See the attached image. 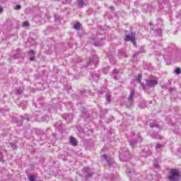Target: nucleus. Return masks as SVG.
Segmentation results:
<instances>
[{
	"instance_id": "f257e3e1",
	"label": "nucleus",
	"mask_w": 181,
	"mask_h": 181,
	"mask_svg": "<svg viewBox=\"0 0 181 181\" xmlns=\"http://www.w3.org/2000/svg\"><path fill=\"white\" fill-rule=\"evenodd\" d=\"M163 58L166 64L177 63L181 59V49L177 47L175 44L170 43L164 50Z\"/></svg>"
},
{
	"instance_id": "f03ea898",
	"label": "nucleus",
	"mask_w": 181,
	"mask_h": 181,
	"mask_svg": "<svg viewBox=\"0 0 181 181\" xmlns=\"http://www.w3.org/2000/svg\"><path fill=\"white\" fill-rule=\"evenodd\" d=\"M35 108H37L35 110L36 112H42V110H45L47 108L48 109V111L49 112H52V110H50V107H52L50 105H46L45 104V101L43 100V98L40 97L38 98L37 103H35Z\"/></svg>"
},
{
	"instance_id": "7ed1b4c3",
	"label": "nucleus",
	"mask_w": 181,
	"mask_h": 181,
	"mask_svg": "<svg viewBox=\"0 0 181 181\" xmlns=\"http://www.w3.org/2000/svg\"><path fill=\"white\" fill-rule=\"evenodd\" d=\"M173 4H176V5L181 4V0H173ZM158 8L160 9H170V0H159L158 1Z\"/></svg>"
},
{
	"instance_id": "20e7f679",
	"label": "nucleus",
	"mask_w": 181,
	"mask_h": 181,
	"mask_svg": "<svg viewBox=\"0 0 181 181\" xmlns=\"http://www.w3.org/2000/svg\"><path fill=\"white\" fill-rule=\"evenodd\" d=\"M99 58L97 55H91L89 57L88 63L86 65H84V67L88 69V70H93L95 67H97V64H98Z\"/></svg>"
},
{
	"instance_id": "39448f33",
	"label": "nucleus",
	"mask_w": 181,
	"mask_h": 181,
	"mask_svg": "<svg viewBox=\"0 0 181 181\" xmlns=\"http://www.w3.org/2000/svg\"><path fill=\"white\" fill-rule=\"evenodd\" d=\"M103 33H103L98 32L96 35V37L91 39L92 45H94V46H96V47L101 46V45H103V40H104V37H101L103 36Z\"/></svg>"
},
{
	"instance_id": "423d86ee",
	"label": "nucleus",
	"mask_w": 181,
	"mask_h": 181,
	"mask_svg": "<svg viewBox=\"0 0 181 181\" xmlns=\"http://www.w3.org/2000/svg\"><path fill=\"white\" fill-rule=\"evenodd\" d=\"M168 179L170 181H180V171H179L177 169L171 170Z\"/></svg>"
},
{
	"instance_id": "0eeeda50",
	"label": "nucleus",
	"mask_w": 181,
	"mask_h": 181,
	"mask_svg": "<svg viewBox=\"0 0 181 181\" xmlns=\"http://www.w3.org/2000/svg\"><path fill=\"white\" fill-rule=\"evenodd\" d=\"M131 157L129 154V151L127 150V148H124L119 151V158L122 162H125L129 159Z\"/></svg>"
},
{
	"instance_id": "6e6552de",
	"label": "nucleus",
	"mask_w": 181,
	"mask_h": 181,
	"mask_svg": "<svg viewBox=\"0 0 181 181\" xmlns=\"http://www.w3.org/2000/svg\"><path fill=\"white\" fill-rule=\"evenodd\" d=\"M135 97H136L135 89H131L128 101L126 103V107L127 108H129V107H132V105H134V98H135Z\"/></svg>"
},
{
	"instance_id": "1a4fd4ad",
	"label": "nucleus",
	"mask_w": 181,
	"mask_h": 181,
	"mask_svg": "<svg viewBox=\"0 0 181 181\" xmlns=\"http://www.w3.org/2000/svg\"><path fill=\"white\" fill-rule=\"evenodd\" d=\"M124 42H131L134 46H136V33L132 32L130 34H126Z\"/></svg>"
},
{
	"instance_id": "9d476101",
	"label": "nucleus",
	"mask_w": 181,
	"mask_h": 181,
	"mask_svg": "<svg viewBox=\"0 0 181 181\" xmlns=\"http://www.w3.org/2000/svg\"><path fill=\"white\" fill-rule=\"evenodd\" d=\"M134 132H130L129 134H126L127 138L129 139V142L132 146H135L138 142H142L143 139L142 137H139L136 140H134V139H131V136H134Z\"/></svg>"
},
{
	"instance_id": "9b49d317",
	"label": "nucleus",
	"mask_w": 181,
	"mask_h": 181,
	"mask_svg": "<svg viewBox=\"0 0 181 181\" xmlns=\"http://www.w3.org/2000/svg\"><path fill=\"white\" fill-rule=\"evenodd\" d=\"M157 84H158V78L155 76L151 79L146 80V86L149 88H153V87H155V86H157Z\"/></svg>"
},
{
	"instance_id": "f8f14e48",
	"label": "nucleus",
	"mask_w": 181,
	"mask_h": 181,
	"mask_svg": "<svg viewBox=\"0 0 181 181\" xmlns=\"http://www.w3.org/2000/svg\"><path fill=\"white\" fill-rule=\"evenodd\" d=\"M143 12H153L155 11V6L151 4H144L141 7Z\"/></svg>"
},
{
	"instance_id": "ddd939ff",
	"label": "nucleus",
	"mask_w": 181,
	"mask_h": 181,
	"mask_svg": "<svg viewBox=\"0 0 181 181\" xmlns=\"http://www.w3.org/2000/svg\"><path fill=\"white\" fill-rule=\"evenodd\" d=\"M15 60L16 59H21V60H23V57H25V54L23 52H21V49H18L17 52L14 54L12 57Z\"/></svg>"
},
{
	"instance_id": "4468645a",
	"label": "nucleus",
	"mask_w": 181,
	"mask_h": 181,
	"mask_svg": "<svg viewBox=\"0 0 181 181\" xmlns=\"http://www.w3.org/2000/svg\"><path fill=\"white\" fill-rule=\"evenodd\" d=\"M117 56L119 59H124L125 57H128V54H127V51L122 49L118 51Z\"/></svg>"
},
{
	"instance_id": "2eb2a0df",
	"label": "nucleus",
	"mask_w": 181,
	"mask_h": 181,
	"mask_svg": "<svg viewBox=\"0 0 181 181\" xmlns=\"http://www.w3.org/2000/svg\"><path fill=\"white\" fill-rule=\"evenodd\" d=\"M134 172H135V170H134V165H132L131 163H128L127 164L126 173L131 175L132 173H134Z\"/></svg>"
},
{
	"instance_id": "dca6fc26",
	"label": "nucleus",
	"mask_w": 181,
	"mask_h": 181,
	"mask_svg": "<svg viewBox=\"0 0 181 181\" xmlns=\"http://www.w3.org/2000/svg\"><path fill=\"white\" fill-rule=\"evenodd\" d=\"M119 71H120V70L118 69H113V71L112 73V77H113V78H115V80H118V78H119V77H120Z\"/></svg>"
},
{
	"instance_id": "f3484780",
	"label": "nucleus",
	"mask_w": 181,
	"mask_h": 181,
	"mask_svg": "<svg viewBox=\"0 0 181 181\" xmlns=\"http://www.w3.org/2000/svg\"><path fill=\"white\" fill-rule=\"evenodd\" d=\"M83 172L86 176V177H91L93 176V173L91 172V170H90V168H88V167L84 168L83 169Z\"/></svg>"
},
{
	"instance_id": "a211bd4d",
	"label": "nucleus",
	"mask_w": 181,
	"mask_h": 181,
	"mask_svg": "<svg viewBox=\"0 0 181 181\" xmlns=\"http://www.w3.org/2000/svg\"><path fill=\"white\" fill-rule=\"evenodd\" d=\"M77 5L78 8H84V6H87L88 5V2L84 1V0H77Z\"/></svg>"
},
{
	"instance_id": "6ab92c4d",
	"label": "nucleus",
	"mask_w": 181,
	"mask_h": 181,
	"mask_svg": "<svg viewBox=\"0 0 181 181\" xmlns=\"http://www.w3.org/2000/svg\"><path fill=\"white\" fill-rule=\"evenodd\" d=\"M105 100H106V104H111V102L112 101V95H111V93L107 92L106 93Z\"/></svg>"
},
{
	"instance_id": "aec40b11",
	"label": "nucleus",
	"mask_w": 181,
	"mask_h": 181,
	"mask_svg": "<svg viewBox=\"0 0 181 181\" xmlns=\"http://www.w3.org/2000/svg\"><path fill=\"white\" fill-rule=\"evenodd\" d=\"M102 158L105 159V160H106L108 165H112V158H111V156H108L107 154H104L103 156H102Z\"/></svg>"
},
{
	"instance_id": "412c9836",
	"label": "nucleus",
	"mask_w": 181,
	"mask_h": 181,
	"mask_svg": "<svg viewBox=\"0 0 181 181\" xmlns=\"http://www.w3.org/2000/svg\"><path fill=\"white\" fill-rule=\"evenodd\" d=\"M151 153H152V152L149 150V148H146L141 151V156H144V157L149 156Z\"/></svg>"
},
{
	"instance_id": "4be33fe9",
	"label": "nucleus",
	"mask_w": 181,
	"mask_h": 181,
	"mask_svg": "<svg viewBox=\"0 0 181 181\" xmlns=\"http://www.w3.org/2000/svg\"><path fill=\"white\" fill-rule=\"evenodd\" d=\"M143 67L144 70H153V66H152V65H151L148 62H144L143 64Z\"/></svg>"
},
{
	"instance_id": "5701e85b",
	"label": "nucleus",
	"mask_w": 181,
	"mask_h": 181,
	"mask_svg": "<svg viewBox=\"0 0 181 181\" xmlns=\"http://www.w3.org/2000/svg\"><path fill=\"white\" fill-rule=\"evenodd\" d=\"M90 77H92L93 81H98L100 78V75L95 74V72H90Z\"/></svg>"
},
{
	"instance_id": "b1692460",
	"label": "nucleus",
	"mask_w": 181,
	"mask_h": 181,
	"mask_svg": "<svg viewBox=\"0 0 181 181\" xmlns=\"http://www.w3.org/2000/svg\"><path fill=\"white\" fill-rule=\"evenodd\" d=\"M30 62H33L35 60V51L33 50H30L28 52V54Z\"/></svg>"
},
{
	"instance_id": "393cba45",
	"label": "nucleus",
	"mask_w": 181,
	"mask_h": 181,
	"mask_svg": "<svg viewBox=\"0 0 181 181\" xmlns=\"http://www.w3.org/2000/svg\"><path fill=\"white\" fill-rule=\"evenodd\" d=\"M62 118H64L66 122H70V120L73 119V115L64 114Z\"/></svg>"
},
{
	"instance_id": "a878e982",
	"label": "nucleus",
	"mask_w": 181,
	"mask_h": 181,
	"mask_svg": "<svg viewBox=\"0 0 181 181\" xmlns=\"http://www.w3.org/2000/svg\"><path fill=\"white\" fill-rule=\"evenodd\" d=\"M150 127L151 128H160L159 124L156 123V120H151L150 122Z\"/></svg>"
},
{
	"instance_id": "bb28decb",
	"label": "nucleus",
	"mask_w": 181,
	"mask_h": 181,
	"mask_svg": "<svg viewBox=\"0 0 181 181\" xmlns=\"http://www.w3.org/2000/svg\"><path fill=\"white\" fill-rule=\"evenodd\" d=\"M151 45L153 46V49H160L162 47L160 44L156 42V41L151 42Z\"/></svg>"
},
{
	"instance_id": "cd10ccee",
	"label": "nucleus",
	"mask_w": 181,
	"mask_h": 181,
	"mask_svg": "<svg viewBox=\"0 0 181 181\" xmlns=\"http://www.w3.org/2000/svg\"><path fill=\"white\" fill-rule=\"evenodd\" d=\"M151 33L153 32L155 36H162V30H160V29L156 30H151Z\"/></svg>"
},
{
	"instance_id": "c85d7f7f",
	"label": "nucleus",
	"mask_w": 181,
	"mask_h": 181,
	"mask_svg": "<svg viewBox=\"0 0 181 181\" xmlns=\"http://www.w3.org/2000/svg\"><path fill=\"white\" fill-rule=\"evenodd\" d=\"M69 142L73 145V146H76L77 145V139H76V138L71 137L69 139Z\"/></svg>"
},
{
	"instance_id": "c756f323",
	"label": "nucleus",
	"mask_w": 181,
	"mask_h": 181,
	"mask_svg": "<svg viewBox=\"0 0 181 181\" xmlns=\"http://www.w3.org/2000/svg\"><path fill=\"white\" fill-rule=\"evenodd\" d=\"M163 144H157L156 145V150L157 152H160V151H162V149H163Z\"/></svg>"
},
{
	"instance_id": "7c9ffc66",
	"label": "nucleus",
	"mask_w": 181,
	"mask_h": 181,
	"mask_svg": "<svg viewBox=\"0 0 181 181\" xmlns=\"http://www.w3.org/2000/svg\"><path fill=\"white\" fill-rule=\"evenodd\" d=\"M108 59L112 64H115L117 63V60L112 55H108Z\"/></svg>"
},
{
	"instance_id": "2f4dec72",
	"label": "nucleus",
	"mask_w": 181,
	"mask_h": 181,
	"mask_svg": "<svg viewBox=\"0 0 181 181\" xmlns=\"http://www.w3.org/2000/svg\"><path fill=\"white\" fill-rule=\"evenodd\" d=\"M23 93V89L21 87L16 88V95H22Z\"/></svg>"
},
{
	"instance_id": "473e14b6",
	"label": "nucleus",
	"mask_w": 181,
	"mask_h": 181,
	"mask_svg": "<svg viewBox=\"0 0 181 181\" xmlns=\"http://www.w3.org/2000/svg\"><path fill=\"white\" fill-rule=\"evenodd\" d=\"M153 165L156 169H158L159 168V160L157 158H155L153 161Z\"/></svg>"
},
{
	"instance_id": "72a5a7b5",
	"label": "nucleus",
	"mask_w": 181,
	"mask_h": 181,
	"mask_svg": "<svg viewBox=\"0 0 181 181\" xmlns=\"http://www.w3.org/2000/svg\"><path fill=\"white\" fill-rule=\"evenodd\" d=\"M65 106L68 110H72L73 109V104L67 101L64 103Z\"/></svg>"
},
{
	"instance_id": "f704fd0d",
	"label": "nucleus",
	"mask_w": 181,
	"mask_h": 181,
	"mask_svg": "<svg viewBox=\"0 0 181 181\" xmlns=\"http://www.w3.org/2000/svg\"><path fill=\"white\" fill-rule=\"evenodd\" d=\"M74 28L75 29V30H80V29H81V23H76L74 25Z\"/></svg>"
},
{
	"instance_id": "c9c22d12",
	"label": "nucleus",
	"mask_w": 181,
	"mask_h": 181,
	"mask_svg": "<svg viewBox=\"0 0 181 181\" xmlns=\"http://www.w3.org/2000/svg\"><path fill=\"white\" fill-rule=\"evenodd\" d=\"M5 112H9V108L6 107L4 108H0V114H5Z\"/></svg>"
},
{
	"instance_id": "e433bc0d",
	"label": "nucleus",
	"mask_w": 181,
	"mask_h": 181,
	"mask_svg": "<svg viewBox=\"0 0 181 181\" xmlns=\"http://www.w3.org/2000/svg\"><path fill=\"white\" fill-rule=\"evenodd\" d=\"M148 106V103L146 100H144L140 104V108H146Z\"/></svg>"
},
{
	"instance_id": "4c0bfd02",
	"label": "nucleus",
	"mask_w": 181,
	"mask_h": 181,
	"mask_svg": "<svg viewBox=\"0 0 181 181\" xmlns=\"http://www.w3.org/2000/svg\"><path fill=\"white\" fill-rule=\"evenodd\" d=\"M151 138H153V139H158L160 138V136L159 135V134L154 132L151 134Z\"/></svg>"
},
{
	"instance_id": "58836bf2",
	"label": "nucleus",
	"mask_w": 181,
	"mask_h": 181,
	"mask_svg": "<svg viewBox=\"0 0 181 181\" xmlns=\"http://www.w3.org/2000/svg\"><path fill=\"white\" fill-rule=\"evenodd\" d=\"M28 105V102L23 100L22 101L19 107H21V108H26V105Z\"/></svg>"
},
{
	"instance_id": "ea45409f",
	"label": "nucleus",
	"mask_w": 181,
	"mask_h": 181,
	"mask_svg": "<svg viewBox=\"0 0 181 181\" xmlns=\"http://www.w3.org/2000/svg\"><path fill=\"white\" fill-rule=\"evenodd\" d=\"M141 78H142V74H139L137 76H136V83H141Z\"/></svg>"
},
{
	"instance_id": "a19ab883",
	"label": "nucleus",
	"mask_w": 181,
	"mask_h": 181,
	"mask_svg": "<svg viewBox=\"0 0 181 181\" xmlns=\"http://www.w3.org/2000/svg\"><path fill=\"white\" fill-rule=\"evenodd\" d=\"M175 74H180V73H181V69H180V67L176 68V69H175Z\"/></svg>"
},
{
	"instance_id": "79ce46f5",
	"label": "nucleus",
	"mask_w": 181,
	"mask_h": 181,
	"mask_svg": "<svg viewBox=\"0 0 181 181\" xmlns=\"http://www.w3.org/2000/svg\"><path fill=\"white\" fill-rule=\"evenodd\" d=\"M10 146H11L12 149H16V143H10Z\"/></svg>"
},
{
	"instance_id": "37998d69",
	"label": "nucleus",
	"mask_w": 181,
	"mask_h": 181,
	"mask_svg": "<svg viewBox=\"0 0 181 181\" xmlns=\"http://www.w3.org/2000/svg\"><path fill=\"white\" fill-rule=\"evenodd\" d=\"M139 53H145V47L141 46L139 49Z\"/></svg>"
},
{
	"instance_id": "c03bdc74",
	"label": "nucleus",
	"mask_w": 181,
	"mask_h": 181,
	"mask_svg": "<svg viewBox=\"0 0 181 181\" xmlns=\"http://www.w3.org/2000/svg\"><path fill=\"white\" fill-rule=\"evenodd\" d=\"M23 28H27V26H29V23L28 21H25L22 24Z\"/></svg>"
},
{
	"instance_id": "a18cd8bd",
	"label": "nucleus",
	"mask_w": 181,
	"mask_h": 181,
	"mask_svg": "<svg viewBox=\"0 0 181 181\" xmlns=\"http://www.w3.org/2000/svg\"><path fill=\"white\" fill-rule=\"evenodd\" d=\"M81 111L82 114H87V112H88L87 111V109H86V107H83L82 109H81Z\"/></svg>"
},
{
	"instance_id": "49530a36",
	"label": "nucleus",
	"mask_w": 181,
	"mask_h": 181,
	"mask_svg": "<svg viewBox=\"0 0 181 181\" xmlns=\"http://www.w3.org/2000/svg\"><path fill=\"white\" fill-rule=\"evenodd\" d=\"M115 1V4H116V5H119V4H121V2H122V0H114Z\"/></svg>"
},
{
	"instance_id": "de8ad7c7",
	"label": "nucleus",
	"mask_w": 181,
	"mask_h": 181,
	"mask_svg": "<svg viewBox=\"0 0 181 181\" xmlns=\"http://www.w3.org/2000/svg\"><path fill=\"white\" fill-rule=\"evenodd\" d=\"M21 8H22V7L21 6V5L17 4V5L15 6L14 9H16V10H17V11H19V9H21Z\"/></svg>"
},
{
	"instance_id": "09e8293b",
	"label": "nucleus",
	"mask_w": 181,
	"mask_h": 181,
	"mask_svg": "<svg viewBox=\"0 0 181 181\" xmlns=\"http://www.w3.org/2000/svg\"><path fill=\"white\" fill-rule=\"evenodd\" d=\"M55 22H60V16H55Z\"/></svg>"
},
{
	"instance_id": "8fccbe9b",
	"label": "nucleus",
	"mask_w": 181,
	"mask_h": 181,
	"mask_svg": "<svg viewBox=\"0 0 181 181\" xmlns=\"http://www.w3.org/2000/svg\"><path fill=\"white\" fill-rule=\"evenodd\" d=\"M29 180H30V181H36V180H35V176H33V175H30Z\"/></svg>"
},
{
	"instance_id": "3c124183",
	"label": "nucleus",
	"mask_w": 181,
	"mask_h": 181,
	"mask_svg": "<svg viewBox=\"0 0 181 181\" xmlns=\"http://www.w3.org/2000/svg\"><path fill=\"white\" fill-rule=\"evenodd\" d=\"M98 94H100V95H103L104 94V90L103 89H100L98 91Z\"/></svg>"
},
{
	"instance_id": "603ef678",
	"label": "nucleus",
	"mask_w": 181,
	"mask_h": 181,
	"mask_svg": "<svg viewBox=\"0 0 181 181\" xmlns=\"http://www.w3.org/2000/svg\"><path fill=\"white\" fill-rule=\"evenodd\" d=\"M71 2V0H64L62 1L63 4H70Z\"/></svg>"
},
{
	"instance_id": "864d4df0",
	"label": "nucleus",
	"mask_w": 181,
	"mask_h": 181,
	"mask_svg": "<svg viewBox=\"0 0 181 181\" xmlns=\"http://www.w3.org/2000/svg\"><path fill=\"white\" fill-rule=\"evenodd\" d=\"M80 62H81V57H78L75 61V63H80Z\"/></svg>"
},
{
	"instance_id": "5fc2aeb1",
	"label": "nucleus",
	"mask_w": 181,
	"mask_h": 181,
	"mask_svg": "<svg viewBox=\"0 0 181 181\" xmlns=\"http://www.w3.org/2000/svg\"><path fill=\"white\" fill-rule=\"evenodd\" d=\"M81 95H84L86 94V90H83L80 91Z\"/></svg>"
},
{
	"instance_id": "6e6d98bb",
	"label": "nucleus",
	"mask_w": 181,
	"mask_h": 181,
	"mask_svg": "<svg viewBox=\"0 0 181 181\" xmlns=\"http://www.w3.org/2000/svg\"><path fill=\"white\" fill-rule=\"evenodd\" d=\"M105 18H107L108 19H111L112 18V16H108V14L107 13H106V14H105Z\"/></svg>"
},
{
	"instance_id": "4d7b16f0",
	"label": "nucleus",
	"mask_w": 181,
	"mask_h": 181,
	"mask_svg": "<svg viewBox=\"0 0 181 181\" xmlns=\"http://www.w3.org/2000/svg\"><path fill=\"white\" fill-rule=\"evenodd\" d=\"M177 18H180V19H181V11H180L179 12H178V14H177Z\"/></svg>"
},
{
	"instance_id": "13d9d810",
	"label": "nucleus",
	"mask_w": 181,
	"mask_h": 181,
	"mask_svg": "<svg viewBox=\"0 0 181 181\" xmlns=\"http://www.w3.org/2000/svg\"><path fill=\"white\" fill-rule=\"evenodd\" d=\"M110 9L111 12H114V11H115V8L113 6H110Z\"/></svg>"
},
{
	"instance_id": "bf43d9fd",
	"label": "nucleus",
	"mask_w": 181,
	"mask_h": 181,
	"mask_svg": "<svg viewBox=\"0 0 181 181\" xmlns=\"http://www.w3.org/2000/svg\"><path fill=\"white\" fill-rule=\"evenodd\" d=\"M4 12V8L0 6V13H2Z\"/></svg>"
},
{
	"instance_id": "052dcab7",
	"label": "nucleus",
	"mask_w": 181,
	"mask_h": 181,
	"mask_svg": "<svg viewBox=\"0 0 181 181\" xmlns=\"http://www.w3.org/2000/svg\"><path fill=\"white\" fill-rule=\"evenodd\" d=\"M154 54H155L156 56H159V54H160V52H154Z\"/></svg>"
},
{
	"instance_id": "680f3d73",
	"label": "nucleus",
	"mask_w": 181,
	"mask_h": 181,
	"mask_svg": "<svg viewBox=\"0 0 181 181\" xmlns=\"http://www.w3.org/2000/svg\"><path fill=\"white\" fill-rule=\"evenodd\" d=\"M3 3L8 2V0H1Z\"/></svg>"
},
{
	"instance_id": "e2e57ef3",
	"label": "nucleus",
	"mask_w": 181,
	"mask_h": 181,
	"mask_svg": "<svg viewBox=\"0 0 181 181\" xmlns=\"http://www.w3.org/2000/svg\"><path fill=\"white\" fill-rule=\"evenodd\" d=\"M55 127H56L57 128H59V126H58L57 123L55 124Z\"/></svg>"
},
{
	"instance_id": "0e129e2a",
	"label": "nucleus",
	"mask_w": 181,
	"mask_h": 181,
	"mask_svg": "<svg viewBox=\"0 0 181 181\" xmlns=\"http://www.w3.org/2000/svg\"><path fill=\"white\" fill-rule=\"evenodd\" d=\"M150 26H152L153 24L152 23H149Z\"/></svg>"
},
{
	"instance_id": "69168bd1",
	"label": "nucleus",
	"mask_w": 181,
	"mask_h": 181,
	"mask_svg": "<svg viewBox=\"0 0 181 181\" xmlns=\"http://www.w3.org/2000/svg\"><path fill=\"white\" fill-rule=\"evenodd\" d=\"M26 119H27V121H30V119H29V118H28V117H27V118H26Z\"/></svg>"
},
{
	"instance_id": "338daca9",
	"label": "nucleus",
	"mask_w": 181,
	"mask_h": 181,
	"mask_svg": "<svg viewBox=\"0 0 181 181\" xmlns=\"http://www.w3.org/2000/svg\"><path fill=\"white\" fill-rule=\"evenodd\" d=\"M135 4H136V5H138V1H136V2H135Z\"/></svg>"
},
{
	"instance_id": "774afa93",
	"label": "nucleus",
	"mask_w": 181,
	"mask_h": 181,
	"mask_svg": "<svg viewBox=\"0 0 181 181\" xmlns=\"http://www.w3.org/2000/svg\"><path fill=\"white\" fill-rule=\"evenodd\" d=\"M143 88H145V86H143Z\"/></svg>"
}]
</instances>
